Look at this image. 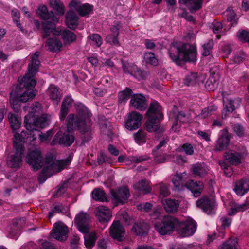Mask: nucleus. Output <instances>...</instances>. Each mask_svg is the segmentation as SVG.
I'll use <instances>...</instances> for the list:
<instances>
[{
	"label": "nucleus",
	"mask_w": 249,
	"mask_h": 249,
	"mask_svg": "<svg viewBox=\"0 0 249 249\" xmlns=\"http://www.w3.org/2000/svg\"><path fill=\"white\" fill-rule=\"evenodd\" d=\"M247 155L246 149L243 147L241 150L237 151H229L225 155L226 160L231 164L238 165L241 163V160Z\"/></svg>",
	"instance_id": "obj_15"
},
{
	"label": "nucleus",
	"mask_w": 249,
	"mask_h": 249,
	"mask_svg": "<svg viewBox=\"0 0 249 249\" xmlns=\"http://www.w3.org/2000/svg\"><path fill=\"white\" fill-rule=\"evenodd\" d=\"M46 46L51 52H58L63 46L62 42L56 38H49L46 43Z\"/></svg>",
	"instance_id": "obj_32"
},
{
	"label": "nucleus",
	"mask_w": 249,
	"mask_h": 249,
	"mask_svg": "<svg viewBox=\"0 0 249 249\" xmlns=\"http://www.w3.org/2000/svg\"><path fill=\"white\" fill-rule=\"evenodd\" d=\"M96 232L87 233L84 236V244L87 248L91 249L95 245L97 239Z\"/></svg>",
	"instance_id": "obj_39"
},
{
	"label": "nucleus",
	"mask_w": 249,
	"mask_h": 249,
	"mask_svg": "<svg viewBox=\"0 0 249 249\" xmlns=\"http://www.w3.org/2000/svg\"><path fill=\"white\" fill-rule=\"evenodd\" d=\"M246 57L245 53L243 51H240L235 55L233 61L236 63H240L246 58Z\"/></svg>",
	"instance_id": "obj_59"
},
{
	"label": "nucleus",
	"mask_w": 249,
	"mask_h": 249,
	"mask_svg": "<svg viewBox=\"0 0 249 249\" xmlns=\"http://www.w3.org/2000/svg\"><path fill=\"white\" fill-rule=\"evenodd\" d=\"M46 93L50 100L54 104H58L60 102L62 93L58 87L53 84L50 85L47 89Z\"/></svg>",
	"instance_id": "obj_25"
},
{
	"label": "nucleus",
	"mask_w": 249,
	"mask_h": 249,
	"mask_svg": "<svg viewBox=\"0 0 249 249\" xmlns=\"http://www.w3.org/2000/svg\"><path fill=\"white\" fill-rule=\"evenodd\" d=\"M197 207L201 208L204 212L208 214H212L214 213L215 207V199L212 197H203L196 201Z\"/></svg>",
	"instance_id": "obj_17"
},
{
	"label": "nucleus",
	"mask_w": 249,
	"mask_h": 249,
	"mask_svg": "<svg viewBox=\"0 0 249 249\" xmlns=\"http://www.w3.org/2000/svg\"><path fill=\"white\" fill-rule=\"evenodd\" d=\"M73 100L70 96H67L64 98L62 103L60 119L63 121L68 114L69 108L73 103Z\"/></svg>",
	"instance_id": "obj_31"
},
{
	"label": "nucleus",
	"mask_w": 249,
	"mask_h": 249,
	"mask_svg": "<svg viewBox=\"0 0 249 249\" xmlns=\"http://www.w3.org/2000/svg\"><path fill=\"white\" fill-rule=\"evenodd\" d=\"M25 160L34 170H37L43 167L42 172L38 178L40 183H43L48 178L61 171L71 162L68 159L58 160L53 157H48L42 162L40 151L37 148L30 150Z\"/></svg>",
	"instance_id": "obj_3"
},
{
	"label": "nucleus",
	"mask_w": 249,
	"mask_h": 249,
	"mask_svg": "<svg viewBox=\"0 0 249 249\" xmlns=\"http://www.w3.org/2000/svg\"><path fill=\"white\" fill-rule=\"evenodd\" d=\"M213 42L212 40H209L207 43L203 45L202 54L204 56H208L210 54L213 47Z\"/></svg>",
	"instance_id": "obj_55"
},
{
	"label": "nucleus",
	"mask_w": 249,
	"mask_h": 249,
	"mask_svg": "<svg viewBox=\"0 0 249 249\" xmlns=\"http://www.w3.org/2000/svg\"><path fill=\"white\" fill-rule=\"evenodd\" d=\"M152 205L148 202L140 204L138 205V209L141 211L148 212L151 209Z\"/></svg>",
	"instance_id": "obj_63"
},
{
	"label": "nucleus",
	"mask_w": 249,
	"mask_h": 249,
	"mask_svg": "<svg viewBox=\"0 0 249 249\" xmlns=\"http://www.w3.org/2000/svg\"><path fill=\"white\" fill-rule=\"evenodd\" d=\"M198 81V77L196 73H191L187 75L184 80V84L187 85H192L197 83Z\"/></svg>",
	"instance_id": "obj_51"
},
{
	"label": "nucleus",
	"mask_w": 249,
	"mask_h": 249,
	"mask_svg": "<svg viewBox=\"0 0 249 249\" xmlns=\"http://www.w3.org/2000/svg\"><path fill=\"white\" fill-rule=\"evenodd\" d=\"M249 206L247 203L239 204L236 203L232 204L230 210L228 211V214L232 216L238 212L244 211L249 208Z\"/></svg>",
	"instance_id": "obj_40"
},
{
	"label": "nucleus",
	"mask_w": 249,
	"mask_h": 249,
	"mask_svg": "<svg viewBox=\"0 0 249 249\" xmlns=\"http://www.w3.org/2000/svg\"><path fill=\"white\" fill-rule=\"evenodd\" d=\"M13 21L16 23L17 26L18 27L21 31L22 30V27L18 19L20 18V13L17 9H13L11 11Z\"/></svg>",
	"instance_id": "obj_57"
},
{
	"label": "nucleus",
	"mask_w": 249,
	"mask_h": 249,
	"mask_svg": "<svg viewBox=\"0 0 249 249\" xmlns=\"http://www.w3.org/2000/svg\"><path fill=\"white\" fill-rule=\"evenodd\" d=\"M239 98H228L223 100V109L222 113L223 118H226L229 114L231 113L240 105Z\"/></svg>",
	"instance_id": "obj_16"
},
{
	"label": "nucleus",
	"mask_w": 249,
	"mask_h": 249,
	"mask_svg": "<svg viewBox=\"0 0 249 249\" xmlns=\"http://www.w3.org/2000/svg\"><path fill=\"white\" fill-rule=\"evenodd\" d=\"M129 104L135 108L143 110L146 107V99L142 94H134L132 96Z\"/></svg>",
	"instance_id": "obj_21"
},
{
	"label": "nucleus",
	"mask_w": 249,
	"mask_h": 249,
	"mask_svg": "<svg viewBox=\"0 0 249 249\" xmlns=\"http://www.w3.org/2000/svg\"><path fill=\"white\" fill-rule=\"evenodd\" d=\"M203 0H179L181 4H184L190 10H196L201 7Z\"/></svg>",
	"instance_id": "obj_38"
},
{
	"label": "nucleus",
	"mask_w": 249,
	"mask_h": 249,
	"mask_svg": "<svg viewBox=\"0 0 249 249\" xmlns=\"http://www.w3.org/2000/svg\"><path fill=\"white\" fill-rule=\"evenodd\" d=\"M23 109L25 111H28V114L24 120V125L27 130H31L32 126L44 127L51 121V116L48 114H43L38 117L42 113V107L39 102L34 103L29 108L24 107Z\"/></svg>",
	"instance_id": "obj_5"
},
{
	"label": "nucleus",
	"mask_w": 249,
	"mask_h": 249,
	"mask_svg": "<svg viewBox=\"0 0 249 249\" xmlns=\"http://www.w3.org/2000/svg\"><path fill=\"white\" fill-rule=\"evenodd\" d=\"M109 233L113 239L120 241L124 236L125 230L119 221H115L110 228Z\"/></svg>",
	"instance_id": "obj_19"
},
{
	"label": "nucleus",
	"mask_w": 249,
	"mask_h": 249,
	"mask_svg": "<svg viewBox=\"0 0 249 249\" xmlns=\"http://www.w3.org/2000/svg\"><path fill=\"white\" fill-rule=\"evenodd\" d=\"M218 249H239L236 239H230L219 246Z\"/></svg>",
	"instance_id": "obj_46"
},
{
	"label": "nucleus",
	"mask_w": 249,
	"mask_h": 249,
	"mask_svg": "<svg viewBox=\"0 0 249 249\" xmlns=\"http://www.w3.org/2000/svg\"><path fill=\"white\" fill-rule=\"evenodd\" d=\"M171 59L177 64L180 60L195 62L196 60V50L194 45L181 42L173 43L168 52Z\"/></svg>",
	"instance_id": "obj_6"
},
{
	"label": "nucleus",
	"mask_w": 249,
	"mask_h": 249,
	"mask_svg": "<svg viewBox=\"0 0 249 249\" xmlns=\"http://www.w3.org/2000/svg\"><path fill=\"white\" fill-rule=\"evenodd\" d=\"M123 68L125 73H130L138 80L144 78L146 73L135 65L123 64Z\"/></svg>",
	"instance_id": "obj_23"
},
{
	"label": "nucleus",
	"mask_w": 249,
	"mask_h": 249,
	"mask_svg": "<svg viewBox=\"0 0 249 249\" xmlns=\"http://www.w3.org/2000/svg\"><path fill=\"white\" fill-rule=\"evenodd\" d=\"M37 14L43 20L42 27L44 32V35H48L50 30L54 29L55 24L59 21V18L55 16L53 12H48L45 5L39 6L37 10Z\"/></svg>",
	"instance_id": "obj_9"
},
{
	"label": "nucleus",
	"mask_w": 249,
	"mask_h": 249,
	"mask_svg": "<svg viewBox=\"0 0 249 249\" xmlns=\"http://www.w3.org/2000/svg\"><path fill=\"white\" fill-rule=\"evenodd\" d=\"M133 91L129 88H126L124 89L118 93V101L120 103H125L130 97L133 95Z\"/></svg>",
	"instance_id": "obj_41"
},
{
	"label": "nucleus",
	"mask_w": 249,
	"mask_h": 249,
	"mask_svg": "<svg viewBox=\"0 0 249 249\" xmlns=\"http://www.w3.org/2000/svg\"><path fill=\"white\" fill-rule=\"evenodd\" d=\"M51 34L61 36L65 43L71 42L74 41L76 37V35L72 32L66 30H59L55 29V26L53 31L50 30V32L47 34L48 35H44V37H47Z\"/></svg>",
	"instance_id": "obj_20"
},
{
	"label": "nucleus",
	"mask_w": 249,
	"mask_h": 249,
	"mask_svg": "<svg viewBox=\"0 0 249 249\" xmlns=\"http://www.w3.org/2000/svg\"><path fill=\"white\" fill-rule=\"evenodd\" d=\"M39 53H35L31 56V61L28 66V73L21 79L19 83L13 88L10 93V102L13 109L17 112L19 110L20 102H26L32 100L36 95L35 87L36 81L34 78L37 72L40 62L38 60Z\"/></svg>",
	"instance_id": "obj_1"
},
{
	"label": "nucleus",
	"mask_w": 249,
	"mask_h": 249,
	"mask_svg": "<svg viewBox=\"0 0 249 249\" xmlns=\"http://www.w3.org/2000/svg\"><path fill=\"white\" fill-rule=\"evenodd\" d=\"M216 75L211 76L206 81L205 86L207 89L209 90H214L217 87L218 82L216 80Z\"/></svg>",
	"instance_id": "obj_49"
},
{
	"label": "nucleus",
	"mask_w": 249,
	"mask_h": 249,
	"mask_svg": "<svg viewBox=\"0 0 249 249\" xmlns=\"http://www.w3.org/2000/svg\"><path fill=\"white\" fill-rule=\"evenodd\" d=\"M110 194L112 200L117 204L127 200L130 196L129 190L126 186L120 187L116 191L111 190Z\"/></svg>",
	"instance_id": "obj_18"
},
{
	"label": "nucleus",
	"mask_w": 249,
	"mask_h": 249,
	"mask_svg": "<svg viewBox=\"0 0 249 249\" xmlns=\"http://www.w3.org/2000/svg\"><path fill=\"white\" fill-rule=\"evenodd\" d=\"M37 128L40 127L36 126H32L31 130H27L29 134L27 133V131H24L26 132V136H23V137L26 138V142H28L30 144H32V142L35 141L37 137H38L42 142H47L51 139L52 136V131H48L43 134L37 129Z\"/></svg>",
	"instance_id": "obj_10"
},
{
	"label": "nucleus",
	"mask_w": 249,
	"mask_h": 249,
	"mask_svg": "<svg viewBox=\"0 0 249 249\" xmlns=\"http://www.w3.org/2000/svg\"><path fill=\"white\" fill-rule=\"evenodd\" d=\"M217 108V107L215 106H211L203 109L199 116L201 118H206L209 117L213 113L214 111L216 110Z\"/></svg>",
	"instance_id": "obj_52"
},
{
	"label": "nucleus",
	"mask_w": 249,
	"mask_h": 249,
	"mask_svg": "<svg viewBox=\"0 0 249 249\" xmlns=\"http://www.w3.org/2000/svg\"><path fill=\"white\" fill-rule=\"evenodd\" d=\"M224 15L227 20L231 22V26H233L237 23V19L236 14L233 10L231 7H229L224 12Z\"/></svg>",
	"instance_id": "obj_44"
},
{
	"label": "nucleus",
	"mask_w": 249,
	"mask_h": 249,
	"mask_svg": "<svg viewBox=\"0 0 249 249\" xmlns=\"http://www.w3.org/2000/svg\"><path fill=\"white\" fill-rule=\"evenodd\" d=\"M92 198L99 201H107V196L104 192V191L100 189H95L92 193Z\"/></svg>",
	"instance_id": "obj_43"
},
{
	"label": "nucleus",
	"mask_w": 249,
	"mask_h": 249,
	"mask_svg": "<svg viewBox=\"0 0 249 249\" xmlns=\"http://www.w3.org/2000/svg\"><path fill=\"white\" fill-rule=\"evenodd\" d=\"M134 189L142 193L143 194H147L150 192V187L149 183L145 180H142L134 185Z\"/></svg>",
	"instance_id": "obj_42"
},
{
	"label": "nucleus",
	"mask_w": 249,
	"mask_h": 249,
	"mask_svg": "<svg viewBox=\"0 0 249 249\" xmlns=\"http://www.w3.org/2000/svg\"><path fill=\"white\" fill-rule=\"evenodd\" d=\"M147 159V158H144L143 156L134 157L125 156V163L127 165H129L133 163H139Z\"/></svg>",
	"instance_id": "obj_50"
},
{
	"label": "nucleus",
	"mask_w": 249,
	"mask_h": 249,
	"mask_svg": "<svg viewBox=\"0 0 249 249\" xmlns=\"http://www.w3.org/2000/svg\"><path fill=\"white\" fill-rule=\"evenodd\" d=\"M49 4L50 7L56 12V16L58 17V16L64 15L65 7L62 1L59 0H50Z\"/></svg>",
	"instance_id": "obj_35"
},
{
	"label": "nucleus",
	"mask_w": 249,
	"mask_h": 249,
	"mask_svg": "<svg viewBox=\"0 0 249 249\" xmlns=\"http://www.w3.org/2000/svg\"><path fill=\"white\" fill-rule=\"evenodd\" d=\"M165 211L168 213H175L178 210L179 202L173 199H165L162 201Z\"/></svg>",
	"instance_id": "obj_30"
},
{
	"label": "nucleus",
	"mask_w": 249,
	"mask_h": 249,
	"mask_svg": "<svg viewBox=\"0 0 249 249\" xmlns=\"http://www.w3.org/2000/svg\"><path fill=\"white\" fill-rule=\"evenodd\" d=\"M219 164L222 169L224 170V174L226 176L231 177L232 175L233 171L231 166L227 165L224 161L219 162Z\"/></svg>",
	"instance_id": "obj_58"
},
{
	"label": "nucleus",
	"mask_w": 249,
	"mask_h": 249,
	"mask_svg": "<svg viewBox=\"0 0 249 249\" xmlns=\"http://www.w3.org/2000/svg\"><path fill=\"white\" fill-rule=\"evenodd\" d=\"M230 143V138L226 131H223L220 135L215 146V150L222 151L225 149Z\"/></svg>",
	"instance_id": "obj_26"
},
{
	"label": "nucleus",
	"mask_w": 249,
	"mask_h": 249,
	"mask_svg": "<svg viewBox=\"0 0 249 249\" xmlns=\"http://www.w3.org/2000/svg\"><path fill=\"white\" fill-rule=\"evenodd\" d=\"M160 196L166 197L170 194L167 187L164 184H160Z\"/></svg>",
	"instance_id": "obj_61"
},
{
	"label": "nucleus",
	"mask_w": 249,
	"mask_h": 249,
	"mask_svg": "<svg viewBox=\"0 0 249 249\" xmlns=\"http://www.w3.org/2000/svg\"><path fill=\"white\" fill-rule=\"evenodd\" d=\"M146 115L148 120L145 124V129L150 132L157 131L160 127V122L163 119L161 107L157 102L150 104Z\"/></svg>",
	"instance_id": "obj_8"
},
{
	"label": "nucleus",
	"mask_w": 249,
	"mask_h": 249,
	"mask_svg": "<svg viewBox=\"0 0 249 249\" xmlns=\"http://www.w3.org/2000/svg\"><path fill=\"white\" fill-rule=\"evenodd\" d=\"M222 25L221 23L214 21L210 24V29L215 34L217 39L220 38V33L222 32Z\"/></svg>",
	"instance_id": "obj_47"
},
{
	"label": "nucleus",
	"mask_w": 249,
	"mask_h": 249,
	"mask_svg": "<svg viewBox=\"0 0 249 249\" xmlns=\"http://www.w3.org/2000/svg\"><path fill=\"white\" fill-rule=\"evenodd\" d=\"M238 39L242 42H249V31L239 30L237 33Z\"/></svg>",
	"instance_id": "obj_53"
},
{
	"label": "nucleus",
	"mask_w": 249,
	"mask_h": 249,
	"mask_svg": "<svg viewBox=\"0 0 249 249\" xmlns=\"http://www.w3.org/2000/svg\"><path fill=\"white\" fill-rule=\"evenodd\" d=\"M120 25L117 24L113 26L110 29V33L106 37V42L111 45L118 46L119 42L118 40V36L119 34Z\"/></svg>",
	"instance_id": "obj_27"
},
{
	"label": "nucleus",
	"mask_w": 249,
	"mask_h": 249,
	"mask_svg": "<svg viewBox=\"0 0 249 249\" xmlns=\"http://www.w3.org/2000/svg\"><path fill=\"white\" fill-rule=\"evenodd\" d=\"M95 215L100 222H107L112 217L110 211L104 206H100L95 209Z\"/></svg>",
	"instance_id": "obj_22"
},
{
	"label": "nucleus",
	"mask_w": 249,
	"mask_h": 249,
	"mask_svg": "<svg viewBox=\"0 0 249 249\" xmlns=\"http://www.w3.org/2000/svg\"><path fill=\"white\" fill-rule=\"evenodd\" d=\"M234 192L239 196H242L249 191V180L242 179L236 181L233 185Z\"/></svg>",
	"instance_id": "obj_24"
},
{
	"label": "nucleus",
	"mask_w": 249,
	"mask_h": 249,
	"mask_svg": "<svg viewBox=\"0 0 249 249\" xmlns=\"http://www.w3.org/2000/svg\"><path fill=\"white\" fill-rule=\"evenodd\" d=\"M26 132L22 131L21 133L15 132L14 134L13 143L14 151L8 157L7 163L13 168H17L22 163V155L24 151V143H26Z\"/></svg>",
	"instance_id": "obj_7"
},
{
	"label": "nucleus",
	"mask_w": 249,
	"mask_h": 249,
	"mask_svg": "<svg viewBox=\"0 0 249 249\" xmlns=\"http://www.w3.org/2000/svg\"><path fill=\"white\" fill-rule=\"evenodd\" d=\"M78 17L77 15L71 10L66 15V23L69 28L74 29L78 24Z\"/></svg>",
	"instance_id": "obj_34"
},
{
	"label": "nucleus",
	"mask_w": 249,
	"mask_h": 249,
	"mask_svg": "<svg viewBox=\"0 0 249 249\" xmlns=\"http://www.w3.org/2000/svg\"><path fill=\"white\" fill-rule=\"evenodd\" d=\"M135 142L139 144H142L146 142L145 133L141 130L138 131L134 135Z\"/></svg>",
	"instance_id": "obj_54"
},
{
	"label": "nucleus",
	"mask_w": 249,
	"mask_h": 249,
	"mask_svg": "<svg viewBox=\"0 0 249 249\" xmlns=\"http://www.w3.org/2000/svg\"><path fill=\"white\" fill-rule=\"evenodd\" d=\"M68 211V206H64L60 203L56 204L54 206L53 209L49 212V218H52L54 215L55 213H66Z\"/></svg>",
	"instance_id": "obj_45"
},
{
	"label": "nucleus",
	"mask_w": 249,
	"mask_h": 249,
	"mask_svg": "<svg viewBox=\"0 0 249 249\" xmlns=\"http://www.w3.org/2000/svg\"><path fill=\"white\" fill-rule=\"evenodd\" d=\"M76 110L78 116H75L73 114H70L68 116L67 119V130L63 132V129H61L51 142V145L59 143L70 146L74 141V137L70 133L71 131L78 129L80 132L85 133L89 129L91 126V113L87 108L81 103L77 105Z\"/></svg>",
	"instance_id": "obj_2"
},
{
	"label": "nucleus",
	"mask_w": 249,
	"mask_h": 249,
	"mask_svg": "<svg viewBox=\"0 0 249 249\" xmlns=\"http://www.w3.org/2000/svg\"><path fill=\"white\" fill-rule=\"evenodd\" d=\"M148 229L147 224L143 221L137 222L132 228V231L138 235L146 233Z\"/></svg>",
	"instance_id": "obj_36"
},
{
	"label": "nucleus",
	"mask_w": 249,
	"mask_h": 249,
	"mask_svg": "<svg viewBox=\"0 0 249 249\" xmlns=\"http://www.w3.org/2000/svg\"><path fill=\"white\" fill-rule=\"evenodd\" d=\"M181 150H183L187 155H192L193 153V148L190 144L185 143L181 147Z\"/></svg>",
	"instance_id": "obj_64"
},
{
	"label": "nucleus",
	"mask_w": 249,
	"mask_h": 249,
	"mask_svg": "<svg viewBox=\"0 0 249 249\" xmlns=\"http://www.w3.org/2000/svg\"><path fill=\"white\" fill-rule=\"evenodd\" d=\"M89 215L83 212H80L75 217V223L78 231L82 233H86L89 230Z\"/></svg>",
	"instance_id": "obj_13"
},
{
	"label": "nucleus",
	"mask_w": 249,
	"mask_h": 249,
	"mask_svg": "<svg viewBox=\"0 0 249 249\" xmlns=\"http://www.w3.org/2000/svg\"><path fill=\"white\" fill-rule=\"evenodd\" d=\"M186 188L191 191L195 197H197L202 192L203 184L201 181L194 182L190 180L186 183Z\"/></svg>",
	"instance_id": "obj_29"
},
{
	"label": "nucleus",
	"mask_w": 249,
	"mask_h": 249,
	"mask_svg": "<svg viewBox=\"0 0 249 249\" xmlns=\"http://www.w3.org/2000/svg\"><path fill=\"white\" fill-rule=\"evenodd\" d=\"M10 126L13 132L18 130L21 126V119L15 114L9 113L8 115Z\"/></svg>",
	"instance_id": "obj_37"
},
{
	"label": "nucleus",
	"mask_w": 249,
	"mask_h": 249,
	"mask_svg": "<svg viewBox=\"0 0 249 249\" xmlns=\"http://www.w3.org/2000/svg\"><path fill=\"white\" fill-rule=\"evenodd\" d=\"M142 120V116L139 113L136 111L129 113L125 122V127L129 130L137 129L141 126Z\"/></svg>",
	"instance_id": "obj_14"
},
{
	"label": "nucleus",
	"mask_w": 249,
	"mask_h": 249,
	"mask_svg": "<svg viewBox=\"0 0 249 249\" xmlns=\"http://www.w3.org/2000/svg\"><path fill=\"white\" fill-rule=\"evenodd\" d=\"M185 117V115L183 113L179 112L176 118V122L174 123L172 127V129L174 131L178 130V128L176 126H179V124H178V122L182 121V119Z\"/></svg>",
	"instance_id": "obj_60"
},
{
	"label": "nucleus",
	"mask_w": 249,
	"mask_h": 249,
	"mask_svg": "<svg viewBox=\"0 0 249 249\" xmlns=\"http://www.w3.org/2000/svg\"><path fill=\"white\" fill-rule=\"evenodd\" d=\"M170 159H172L173 161H175L174 159V158L172 157L171 155H163L158 157L156 158V160L158 163H162L169 160Z\"/></svg>",
	"instance_id": "obj_62"
},
{
	"label": "nucleus",
	"mask_w": 249,
	"mask_h": 249,
	"mask_svg": "<svg viewBox=\"0 0 249 249\" xmlns=\"http://www.w3.org/2000/svg\"><path fill=\"white\" fill-rule=\"evenodd\" d=\"M154 228L160 234L164 235L177 231L181 236L187 237L192 235L196 229V223L190 218L179 221L177 218L171 216H165L162 222H156Z\"/></svg>",
	"instance_id": "obj_4"
},
{
	"label": "nucleus",
	"mask_w": 249,
	"mask_h": 249,
	"mask_svg": "<svg viewBox=\"0 0 249 249\" xmlns=\"http://www.w3.org/2000/svg\"><path fill=\"white\" fill-rule=\"evenodd\" d=\"M92 41V44L97 47H100L102 44V39L101 36L97 34H94L89 36Z\"/></svg>",
	"instance_id": "obj_56"
},
{
	"label": "nucleus",
	"mask_w": 249,
	"mask_h": 249,
	"mask_svg": "<svg viewBox=\"0 0 249 249\" xmlns=\"http://www.w3.org/2000/svg\"><path fill=\"white\" fill-rule=\"evenodd\" d=\"M209 171L206 165L203 163H196L194 164L191 169V171L195 176L203 177L205 176Z\"/></svg>",
	"instance_id": "obj_33"
},
{
	"label": "nucleus",
	"mask_w": 249,
	"mask_h": 249,
	"mask_svg": "<svg viewBox=\"0 0 249 249\" xmlns=\"http://www.w3.org/2000/svg\"><path fill=\"white\" fill-rule=\"evenodd\" d=\"M69 7L72 10H75L82 17H88L92 13L93 7L92 5L84 3L82 4L76 0H73L69 3Z\"/></svg>",
	"instance_id": "obj_12"
},
{
	"label": "nucleus",
	"mask_w": 249,
	"mask_h": 249,
	"mask_svg": "<svg viewBox=\"0 0 249 249\" xmlns=\"http://www.w3.org/2000/svg\"><path fill=\"white\" fill-rule=\"evenodd\" d=\"M143 60L146 63L153 66H156L158 63V60L155 57V54L151 52H147L144 54Z\"/></svg>",
	"instance_id": "obj_48"
},
{
	"label": "nucleus",
	"mask_w": 249,
	"mask_h": 249,
	"mask_svg": "<svg viewBox=\"0 0 249 249\" xmlns=\"http://www.w3.org/2000/svg\"><path fill=\"white\" fill-rule=\"evenodd\" d=\"M68 232L67 226L61 222H58L54 224L51 235L58 241H64L66 240Z\"/></svg>",
	"instance_id": "obj_11"
},
{
	"label": "nucleus",
	"mask_w": 249,
	"mask_h": 249,
	"mask_svg": "<svg viewBox=\"0 0 249 249\" xmlns=\"http://www.w3.org/2000/svg\"><path fill=\"white\" fill-rule=\"evenodd\" d=\"M186 178L187 174L185 172L174 176L172 180L176 190L180 191L186 188V184L184 185L183 184Z\"/></svg>",
	"instance_id": "obj_28"
}]
</instances>
